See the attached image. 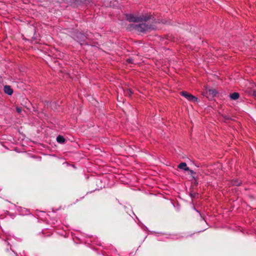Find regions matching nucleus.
Wrapping results in <instances>:
<instances>
[{
  "label": "nucleus",
  "mask_w": 256,
  "mask_h": 256,
  "mask_svg": "<svg viewBox=\"0 0 256 256\" xmlns=\"http://www.w3.org/2000/svg\"><path fill=\"white\" fill-rule=\"evenodd\" d=\"M126 94H128L130 96L131 94H132V90H126Z\"/></svg>",
  "instance_id": "9"
},
{
  "label": "nucleus",
  "mask_w": 256,
  "mask_h": 256,
  "mask_svg": "<svg viewBox=\"0 0 256 256\" xmlns=\"http://www.w3.org/2000/svg\"><path fill=\"white\" fill-rule=\"evenodd\" d=\"M4 92L8 95H11L13 93V90L8 86H6L4 87Z\"/></svg>",
  "instance_id": "4"
},
{
  "label": "nucleus",
  "mask_w": 256,
  "mask_h": 256,
  "mask_svg": "<svg viewBox=\"0 0 256 256\" xmlns=\"http://www.w3.org/2000/svg\"><path fill=\"white\" fill-rule=\"evenodd\" d=\"M206 93L213 97L216 94V92L215 90L210 89L206 92Z\"/></svg>",
  "instance_id": "6"
},
{
  "label": "nucleus",
  "mask_w": 256,
  "mask_h": 256,
  "mask_svg": "<svg viewBox=\"0 0 256 256\" xmlns=\"http://www.w3.org/2000/svg\"><path fill=\"white\" fill-rule=\"evenodd\" d=\"M128 62H130V63H132V59H128Z\"/></svg>",
  "instance_id": "12"
},
{
  "label": "nucleus",
  "mask_w": 256,
  "mask_h": 256,
  "mask_svg": "<svg viewBox=\"0 0 256 256\" xmlns=\"http://www.w3.org/2000/svg\"><path fill=\"white\" fill-rule=\"evenodd\" d=\"M178 168L180 169L184 170H189L188 167L187 166L186 164V162H181L179 165L178 166Z\"/></svg>",
  "instance_id": "5"
},
{
  "label": "nucleus",
  "mask_w": 256,
  "mask_h": 256,
  "mask_svg": "<svg viewBox=\"0 0 256 256\" xmlns=\"http://www.w3.org/2000/svg\"><path fill=\"white\" fill-rule=\"evenodd\" d=\"M86 36L81 34V33H78L76 36V38L78 40V41L81 44H84V41L86 40Z\"/></svg>",
  "instance_id": "3"
},
{
  "label": "nucleus",
  "mask_w": 256,
  "mask_h": 256,
  "mask_svg": "<svg viewBox=\"0 0 256 256\" xmlns=\"http://www.w3.org/2000/svg\"><path fill=\"white\" fill-rule=\"evenodd\" d=\"M182 96L185 97L188 100L192 102H196L198 100V98L192 96V94L186 92H180Z\"/></svg>",
  "instance_id": "2"
},
{
  "label": "nucleus",
  "mask_w": 256,
  "mask_h": 256,
  "mask_svg": "<svg viewBox=\"0 0 256 256\" xmlns=\"http://www.w3.org/2000/svg\"><path fill=\"white\" fill-rule=\"evenodd\" d=\"M16 112H18V113H20L21 112H22V108H19V107H17L16 108Z\"/></svg>",
  "instance_id": "10"
},
{
  "label": "nucleus",
  "mask_w": 256,
  "mask_h": 256,
  "mask_svg": "<svg viewBox=\"0 0 256 256\" xmlns=\"http://www.w3.org/2000/svg\"><path fill=\"white\" fill-rule=\"evenodd\" d=\"M187 171L189 172V174H195V172L192 170H190V169H189V170H188Z\"/></svg>",
  "instance_id": "11"
},
{
  "label": "nucleus",
  "mask_w": 256,
  "mask_h": 256,
  "mask_svg": "<svg viewBox=\"0 0 256 256\" xmlns=\"http://www.w3.org/2000/svg\"><path fill=\"white\" fill-rule=\"evenodd\" d=\"M56 140L60 144H62L65 142V138L62 136H58L56 138Z\"/></svg>",
  "instance_id": "8"
},
{
  "label": "nucleus",
  "mask_w": 256,
  "mask_h": 256,
  "mask_svg": "<svg viewBox=\"0 0 256 256\" xmlns=\"http://www.w3.org/2000/svg\"><path fill=\"white\" fill-rule=\"evenodd\" d=\"M230 97L232 100H236L239 98V94L238 92H234L230 95Z\"/></svg>",
  "instance_id": "7"
},
{
  "label": "nucleus",
  "mask_w": 256,
  "mask_h": 256,
  "mask_svg": "<svg viewBox=\"0 0 256 256\" xmlns=\"http://www.w3.org/2000/svg\"><path fill=\"white\" fill-rule=\"evenodd\" d=\"M126 18L130 22H141L138 24H132L134 29L140 32H146L154 29V28L151 24H148L146 22L151 18V16L148 14L137 16L134 14H127Z\"/></svg>",
  "instance_id": "1"
},
{
  "label": "nucleus",
  "mask_w": 256,
  "mask_h": 256,
  "mask_svg": "<svg viewBox=\"0 0 256 256\" xmlns=\"http://www.w3.org/2000/svg\"><path fill=\"white\" fill-rule=\"evenodd\" d=\"M254 94L255 96H256V90H254Z\"/></svg>",
  "instance_id": "14"
},
{
  "label": "nucleus",
  "mask_w": 256,
  "mask_h": 256,
  "mask_svg": "<svg viewBox=\"0 0 256 256\" xmlns=\"http://www.w3.org/2000/svg\"><path fill=\"white\" fill-rule=\"evenodd\" d=\"M240 182H236L234 183V184L237 185V186H238V185H240Z\"/></svg>",
  "instance_id": "13"
}]
</instances>
